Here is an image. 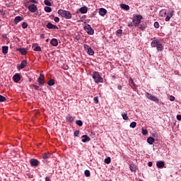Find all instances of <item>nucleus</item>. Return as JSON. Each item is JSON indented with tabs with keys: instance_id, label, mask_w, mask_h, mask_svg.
I'll return each instance as SVG.
<instances>
[{
	"instance_id": "nucleus-59",
	"label": "nucleus",
	"mask_w": 181,
	"mask_h": 181,
	"mask_svg": "<svg viewBox=\"0 0 181 181\" xmlns=\"http://www.w3.org/2000/svg\"><path fill=\"white\" fill-rule=\"evenodd\" d=\"M65 70H67V69H69V66H65Z\"/></svg>"
},
{
	"instance_id": "nucleus-26",
	"label": "nucleus",
	"mask_w": 181,
	"mask_h": 181,
	"mask_svg": "<svg viewBox=\"0 0 181 181\" xmlns=\"http://www.w3.org/2000/svg\"><path fill=\"white\" fill-rule=\"evenodd\" d=\"M139 29H141V30H144L146 28V23H140L139 24Z\"/></svg>"
},
{
	"instance_id": "nucleus-8",
	"label": "nucleus",
	"mask_w": 181,
	"mask_h": 181,
	"mask_svg": "<svg viewBox=\"0 0 181 181\" xmlns=\"http://www.w3.org/2000/svg\"><path fill=\"white\" fill-rule=\"evenodd\" d=\"M30 165L37 167L38 165H40V161L37 160L36 158H32L30 160Z\"/></svg>"
},
{
	"instance_id": "nucleus-43",
	"label": "nucleus",
	"mask_w": 181,
	"mask_h": 181,
	"mask_svg": "<svg viewBox=\"0 0 181 181\" xmlns=\"http://www.w3.org/2000/svg\"><path fill=\"white\" fill-rule=\"evenodd\" d=\"M135 127H136V122H133L130 124V127L131 128H135Z\"/></svg>"
},
{
	"instance_id": "nucleus-33",
	"label": "nucleus",
	"mask_w": 181,
	"mask_h": 181,
	"mask_svg": "<svg viewBox=\"0 0 181 181\" xmlns=\"http://www.w3.org/2000/svg\"><path fill=\"white\" fill-rule=\"evenodd\" d=\"M104 162L107 165H110V163H111V158L110 157H107V158L105 159Z\"/></svg>"
},
{
	"instance_id": "nucleus-12",
	"label": "nucleus",
	"mask_w": 181,
	"mask_h": 181,
	"mask_svg": "<svg viewBox=\"0 0 181 181\" xmlns=\"http://www.w3.org/2000/svg\"><path fill=\"white\" fill-rule=\"evenodd\" d=\"M46 28H47V29H59V27H57V25H53L52 23H48L46 25Z\"/></svg>"
},
{
	"instance_id": "nucleus-32",
	"label": "nucleus",
	"mask_w": 181,
	"mask_h": 181,
	"mask_svg": "<svg viewBox=\"0 0 181 181\" xmlns=\"http://www.w3.org/2000/svg\"><path fill=\"white\" fill-rule=\"evenodd\" d=\"M122 117L123 119H124V121H128V119H129V118L128 117V114L127 113H122Z\"/></svg>"
},
{
	"instance_id": "nucleus-45",
	"label": "nucleus",
	"mask_w": 181,
	"mask_h": 181,
	"mask_svg": "<svg viewBox=\"0 0 181 181\" xmlns=\"http://www.w3.org/2000/svg\"><path fill=\"white\" fill-rule=\"evenodd\" d=\"M80 134V132L78 130H76L74 132V136H78Z\"/></svg>"
},
{
	"instance_id": "nucleus-57",
	"label": "nucleus",
	"mask_w": 181,
	"mask_h": 181,
	"mask_svg": "<svg viewBox=\"0 0 181 181\" xmlns=\"http://www.w3.org/2000/svg\"><path fill=\"white\" fill-rule=\"evenodd\" d=\"M117 88H118V90H122V86L119 85V86H117Z\"/></svg>"
},
{
	"instance_id": "nucleus-2",
	"label": "nucleus",
	"mask_w": 181,
	"mask_h": 181,
	"mask_svg": "<svg viewBox=\"0 0 181 181\" xmlns=\"http://www.w3.org/2000/svg\"><path fill=\"white\" fill-rule=\"evenodd\" d=\"M92 77L95 81V83H104V79L103 78V77H101V76L100 75V73L97 72V71H94L93 73Z\"/></svg>"
},
{
	"instance_id": "nucleus-30",
	"label": "nucleus",
	"mask_w": 181,
	"mask_h": 181,
	"mask_svg": "<svg viewBox=\"0 0 181 181\" xmlns=\"http://www.w3.org/2000/svg\"><path fill=\"white\" fill-rule=\"evenodd\" d=\"M157 51L158 52H162V50H163V45H162V44H158L157 46Z\"/></svg>"
},
{
	"instance_id": "nucleus-54",
	"label": "nucleus",
	"mask_w": 181,
	"mask_h": 181,
	"mask_svg": "<svg viewBox=\"0 0 181 181\" xmlns=\"http://www.w3.org/2000/svg\"><path fill=\"white\" fill-rule=\"evenodd\" d=\"M30 2H33V4H37V1L35 0H30Z\"/></svg>"
},
{
	"instance_id": "nucleus-11",
	"label": "nucleus",
	"mask_w": 181,
	"mask_h": 181,
	"mask_svg": "<svg viewBox=\"0 0 181 181\" xmlns=\"http://www.w3.org/2000/svg\"><path fill=\"white\" fill-rule=\"evenodd\" d=\"M13 80L14 83H19V81H21V75H19V74H16L13 76Z\"/></svg>"
},
{
	"instance_id": "nucleus-34",
	"label": "nucleus",
	"mask_w": 181,
	"mask_h": 181,
	"mask_svg": "<svg viewBox=\"0 0 181 181\" xmlns=\"http://www.w3.org/2000/svg\"><path fill=\"white\" fill-rule=\"evenodd\" d=\"M44 4L45 5H47V6H52V2L49 0H45Z\"/></svg>"
},
{
	"instance_id": "nucleus-20",
	"label": "nucleus",
	"mask_w": 181,
	"mask_h": 181,
	"mask_svg": "<svg viewBox=\"0 0 181 181\" xmlns=\"http://www.w3.org/2000/svg\"><path fill=\"white\" fill-rule=\"evenodd\" d=\"M156 166L158 169H162L165 166V163L163 161H158L156 163Z\"/></svg>"
},
{
	"instance_id": "nucleus-29",
	"label": "nucleus",
	"mask_w": 181,
	"mask_h": 181,
	"mask_svg": "<svg viewBox=\"0 0 181 181\" xmlns=\"http://www.w3.org/2000/svg\"><path fill=\"white\" fill-rule=\"evenodd\" d=\"M129 169L132 172H136V170L138 168H136V165H135V164H132L129 167Z\"/></svg>"
},
{
	"instance_id": "nucleus-60",
	"label": "nucleus",
	"mask_w": 181,
	"mask_h": 181,
	"mask_svg": "<svg viewBox=\"0 0 181 181\" xmlns=\"http://www.w3.org/2000/svg\"><path fill=\"white\" fill-rule=\"evenodd\" d=\"M46 42H49V39H47V40H46Z\"/></svg>"
},
{
	"instance_id": "nucleus-19",
	"label": "nucleus",
	"mask_w": 181,
	"mask_h": 181,
	"mask_svg": "<svg viewBox=\"0 0 181 181\" xmlns=\"http://www.w3.org/2000/svg\"><path fill=\"white\" fill-rule=\"evenodd\" d=\"M50 45H51L52 46H54V47L57 46V45H59V42L57 41V39H56V38H52V39L51 40V41H50Z\"/></svg>"
},
{
	"instance_id": "nucleus-40",
	"label": "nucleus",
	"mask_w": 181,
	"mask_h": 181,
	"mask_svg": "<svg viewBox=\"0 0 181 181\" xmlns=\"http://www.w3.org/2000/svg\"><path fill=\"white\" fill-rule=\"evenodd\" d=\"M22 28H23V29H26V28H28V23L23 22L22 23Z\"/></svg>"
},
{
	"instance_id": "nucleus-55",
	"label": "nucleus",
	"mask_w": 181,
	"mask_h": 181,
	"mask_svg": "<svg viewBox=\"0 0 181 181\" xmlns=\"http://www.w3.org/2000/svg\"><path fill=\"white\" fill-rule=\"evenodd\" d=\"M40 37L41 39H45V34H41V35H40Z\"/></svg>"
},
{
	"instance_id": "nucleus-50",
	"label": "nucleus",
	"mask_w": 181,
	"mask_h": 181,
	"mask_svg": "<svg viewBox=\"0 0 181 181\" xmlns=\"http://www.w3.org/2000/svg\"><path fill=\"white\" fill-rule=\"evenodd\" d=\"M75 39L76 40H81V36L80 35H76Z\"/></svg>"
},
{
	"instance_id": "nucleus-14",
	"label": "nucleus",
	"mask_w": 181,
	"mask_h": 181,
	"mask_svg": "<svg viewBox=\"0 0 181 181\" xmlns=\"http://www.w3.org/2000/svg\"><path fill=\"white\" fill-rule=\"evenodd\" d=\"M173 13H175V11L172 10L170 13L165 17V22H169V21H170V18L173 16Z\"/></svg>"
},
{
	"instance_id": "nucleus-25",
	"label": "nucleus",
	"mask_w": 181,
	"mask_h": 181,
	"mask_svg": "<svg viewBox=\"0 0 181 181\" xmlns=\"http://www.w3.org/2000/svg\"><path fill=\"white\" fill-rule=\"evenodd\" d=\"M151 47H156L159 45V41L158 40H154L151 42Z\"/></svg>"
},
{
	"instance_id": "nucleus-35",
	"label": "nucleus",
	"mask_w": 181,
	"mask_h": 181,
	"mask_svg": "<svg viewBox=\"0 0 181 181\" xmlns=\"http://www.w3.org/2000/svg\"><path fill=\"white\" fill-rule=\"evenodd\" d=\"M48 86H54V79H50L47 82Z\"/></svg>"
},
{
	"instance_id": "nucleus-23",
	"label": "nucleus",
	"mask_w": 181,
	"mask_h": 181,
	"mask_svg": "<svg viewBox=\"0 0 181 181\" xmlns=\"http://www.w3.org/2000/svg\"><path fill=\"white\" fill-rule=\"evenodd\" d=\"M129 84H132V86H131V87H132V88H133V90H135V88H136V85H135V83H134V80L132 79V78H129Z\"/></svg>"
},
{
	"instance_id": "nucleus-1",
	"label": "nucleus",
	"mask_w": 181,
	"mask_h": 181,
	"mask_svg": "<svg viewBox=\"0 0 181 181\" xmlns=\"http://www.w3.org/2000/svg\"><path fill=\"white\" fill-rule=\"evenodd\" d=\"M58 14L61 15L62 17L64 18L65 19H71L72 18L71 13H70L69 11L59 9L58 11Z\"/></svg>"
},
{
	"instance_id": "nucleus-4",
	"label": "nucleus",
	"mask_w": 181,
	"mask_h": 181,
	"mask_svg": "<svg viewBox=\"0 0 181 181\" xmlns=\"http://www.w3.org/2000/svg\"><path fill=\"white\" fill-rule=\"evenodd\" d=\"M142 16L137 15L133 18V22L134 23V25L138 26L141 23V21H142Z\"/></svg>"
},
{
	"instance_id": "nucleus-18",
	"label": "nucleus",
	"mask_w": 181,
	"mask_h": 181,
	"mask_svg": "<svg viewBox=\"0 0 181 181\" xmlns=\"http://www.w3.org/2000/svg\"><path fill=\"white\" fill-rule=\"evenodd\" d=\"M23 21V18L18 16L14 18V23L15 25H18V23H19V22Z\"/></svg>"
},
{
	"instance_id": "nucleus-22",
	"label": "nucleus",
	"mask_w": 181,
	"mask_h": 181,
	"mask_svg": "<svg viewBox=\"0 0 181 181\" xmlns=\"http://www.w3.org/2000/svg\"><path fill=\"white\" fill-rule=\"evenodd\" d=\"M99 14L100 15V16H105V15L107 14V10L105 8H100L99 10Z\"/></svg>"
},
{
	"instance_id": "nucleus-39",
	"label": "nucleus",
	"mask_w": 181,
	"mask_h": 181,
	"mask_svg": "<svg viewBox=\"0 0 181 181\" xmlns=\"http://www.w3.org/2000/svg\"><path fill=\"white\" fill-rule=\"evenodd\" d=\"M90 175L91 174L90 173V170H85V176H86V177H90Z\"/></svg>"
},
{
	"instance_id": "nucleus-24",
	"label": "nucleus",
	"mask_w": 181,
	"mask_h": 181,
	"mask_svg": "<svg viewBox=\"0 0 181 181\" xmlns=\"http://www.w3.org/2000/svg\"><path fill=\"white\" fill-rule=\"evenodd\" d=\"M120 8L124 11H129V6L124 4H120Z\"/></svg>"
},
{
	"instance_id": "nucleus-9",
	"label": "nucleus",
	"mask_w": 181,
	"mask_h": 181,
	"mask_svg": "<svg viewBox=\"0 0 181 181\" xmlns=\"http://www.w3.org/2000/svg\"><path fill=\"white\" fill-rule=\"evenodd\" d=\"M28 11L31 12V13H35L36 11H37V6L35 4H31L28 6Z\"/></svg>"
},
{
	"instance_id": "nucleus-28",
	"label": "nucleus",
	"mask_w": 181,
	"mask_h": 181,
	"mask_svg": "<svg viewBox=\"0 0 181 181\" xmlns=\"http://www.w3.org/2000/svg\"><path fill=\"white\" fill-rule=\"evenodd\" d=\"M8 46H3L1 48L3 54H6L8 53Z\"/></svg>"
},
{
	"instance_id": "nucleus-15",
	"label": "nucleus",
	"mask_w": 181,
	"mask_h": 181,
	"mask_svg": "<svg viewBox=\"0 0 181 181\" xmlns=\"http://www.w3.org/2000/svg\"><path fill=\"white\" fill-rule=\"evenodd\" d=\"M81 139H82V142H90V141H91V139H90V137L87 135H83L81 136Z\"/></svg>"
},
{
	"instance_id": "nucleus-46",
	"label": "nucleus",
	"mask_w": 181,
	"mask_h": 181,
	"mask_svg": "<svg viewBox=\"0 0 181 181\" xmlns=\"http://www.w3.org/2000/svg\"><path fill=\"white\" fill-rule=\"evenodd\" d=\"M32 86H33V88L36 90V91H39V86H37V85L33 84Z\"/></svg>"
},
{
	"instance_id": "nucleus-51",
	"label": "nucleus",
	"mask_w": 181,
	"mask_h": 181,
	"mask_svg": "<svg viewBox=\"0 0 181 181\" xmlns=\"http://www.w3.org/2000/svg\"><path fill=\"white\" fill-rule=\"evenodd\" d=\"M177 119L178 121H181V115H177Z\"/></svg>"
},
{
	"instance_id": "nucleus-10",
	"label": "nucleus",
	"mask_w": 181,
	"mask_h": 181,
	"mask_svg": "<svg viewBox=\"0 0 181 181\" xmlns=\"http://www.w3.org/2000/svg\"><path fill=\"white\" fill-rule=\"evenodd\" d=\"M51 156H52V154H50V153H45L44 154H42L43 162H47V160Z\"/></svg>"
},
{
	"instance_id": "nucleus-6",
	"label": "nucleus",
	"mask_w": 181,
	"mask_h": 181,
	"mask_svg": "<svg viewBox=\"0 0 181 181\" xmlns=\"http://www.w3.org/2000/svg\"><path fill=\"white\" fill-rule=\"evenodd\" d=\"M146 97L151 100V101H154L155 103H159V99L156 98L155 95H152V94L149 93H146Z\"/></svg>"
},
{
	"instance_id": "nucleus-31",
	"label": "nucleus",
	"mask_w": 181,
	"mask_h": 181,
	"mask_svg": "<svg viewBox=\"0 0 181 181\" xmlns=\"http://www.w3.org/2000/svg\"><path fill=\"white\" fill-rule=\"evenodd\" d=\"M66 119L69 122H73V121H74V119H76V117L68 116V117H66Z\"/></svg>"
},
{
	"instance_id": "nucleus-58",
	"label": "nucleus",
	"mask_w": 181,
	"mask_h": 181,
	"mask_svg": "<svg viewBox=\"0 0 181 181\" xmlns=\"http://www.w3.org/2000/svg\"><path fill=\"white\" fill-rule=\"evenodd\" d=\"M148 165L149 168H151V167H152L153 163L150 161V162H148Z\"/></svg>"
},
{
	"instance_id": "nucleus-44",
	"label": "nucleus",
	"mask_w": 181,
	"mask_h": 181,
	"mask_svg": "<svg viewBox=\"0 0 181 181\" xmlns=\"http://www.w3.org/2000/svg\"><path fill=\"white\" fill-rule=\"evenodd\" d=\"M154 28H156V29H158V28H159V23L158 21H156L154 23Z\"/></svg>"
},
{
	"instance_id": "nucleus-38",
	"label": "nucleus",
	"mask_w": 181,
	"mask_h": 181,
	"mask_svg": "<svg viewBox=\"0 0 181 181\" xmlns=\"http://www.w3.org/2000/svg\"><path fill=\"white\" fill-rule=\"evenodd\" d=\"M44 9H45V12H48V13L52 12V8L51 7L45 6Z\"/></svg>"
},
{
	"instance_id": "nucleus-41",
	"label": "nucleus",
	"mask_w": 181,
	"mask_h": 181,
	"mask_svg": "<svg viewBox=\"0 0 181 181\" xmlns=\"http://www.w3.org/2000/svg\"><path fill=\"white\" fill-rule=\"evenodd\" d=\"M121 35H122V30L119 29L117 31V36H121Z\"/></svg>"
},
{
	"instance_id": "nucleus-5",
	"label": "nucleus",
	"mask_w": 181,
	"mask_h": 181,
	"mask_svg": "<svg viewBox=\"0 0 181 181\" xmlns=\"http://www.w3.org/2000/svg\"><path fill=\"white\" fill-rule=\"evenodd\" d=\"M37 81L40 87H42V86H45V75H43L42 74H40Z\"/></svg>"
},
{
	"instance_id": "nucleus-42",
	"label": "nucleus",
	"mask_w": 181,
	"mask_h": 181,
	"mask_svg": "<svg viewBox=\"0 0 181 181\" xmlns=\"http://www.w3.org/2000/svg\"><path fill=\"white\" fill-rule=\"evenodd\" d=\"M160 13L161 14L162 16H163V15L164 16H166V10H161L160 11Z\"/></svg>"
},
{
	"instance_id": "nucleus-16",
	"label": "nucleus",
	"mask_w": 181,
	"mask_h": 181,
	"mask_svg": "<svg viewBox=\"0 0 181 181\" xmlns=\"http://www.w3.org/2000/svg\"><path fill=\"white\" fill-rule=\"evenodd\" d=\"M17 50L19 52V53H21V54H23V56H25L28 52L26 48H18Z\"/></svg>"
},
{
	"instance_id": "nucleus-3",
	"label": "nucleus",
	"mask_w": 181,
	"mask_h": 181,
	"mask_svg": "<svg viewBox=\"0 0 181 181\" xmlns=\"http://www.w3.org/2000/svg\"><path fill=\"white\" fill-rule=\"evenodd\" d=\"M84 30H86V33H88V35H94V29H93L91 28V25H90L89 24H86L84 27H83Z\"/></svg>"
},
{
	"instance_id": "nucleus-27",
	"label": "nucleus",
	"mask_w": 181,
	"mask_h": 181,
	"mask_svg": "<svg viewBox=\"0 0 181 181\" xmlns=\"http://www.w3.org/2000/svg\"><path fill=\"white\" fill-rule=\"evenodd\" d=\"M147 142L149 145H153V142H155V139L153 137H148L147 139Z\"/></svg>"
},
{
	"instance_id": "nucleus-21",
	"label": "nucleus",
	"mask_w": 181,
	"mask_h": 181,
	"mask_svg": "<svg viewBox=\"0 0 181 181\" xmlns=\"http://www.w3.org/2000/svg\"><path fill=\"white\" fill-rule=\"evenodd\" d=\"M88 11V8H87V6H83L81 8H79V12H81V13H87Z\"/></svg>"
},
{
	"instance_id": "nucleus-7",
	"label": "nucleus",
	"mask_w": 181,
	"mask_h": 181,
	"mask_svg": "<svg viewBox=\"0 0 181 181\" xmlns=\"http://www.w3.org/2000/svg\"><path fill=\"white\" fill-rule=\"evenodd\" d=\"M83 47L86 50H87L88 54L89 56H94V50L90 47L88 45H84Z\"/></svg>"
},
{
	"instance_id": "nucleus-49",
	"label": "nucleus",
	"mask_w": 181,
	"mask_h": 181,
	"mask_svg": "<svg viewBox=\"0 0 181 181\" xmlns=\"http://www.w3.org/2000/svg\"><path fill=\"white\" fill-rule=\"evenodd\" d=\"M93 101L95 104H98V97H95Z\"/></svg>"
},
{
	"instance_id": "nucleus-47",
	"label": "nucleus",
	"mask_w": 181,
	"mask_h": 181,
	"mask_svg": "<svg viewBox=\"0 0 181 181\" xmlns=\"http://www.w3.org/2000/svg\"><path fill=\"white\" fill-rule=\"evenodd\" d=\"M142 134L143 135H148V130L146 129H142Z\"/></svg>"
},
{
	"instance_id": "nucleus-56",
	"label": "nucleus",
	"mask_w": 181,
	"mask_h": 181,
	"mask_svg": "<svg viewBox=\"0 0 181 181\" xmlns=\"http://www.w3.org/2000/svg\"><path fill=\"white\" fill-rule=\"evenodd\" d=\"M45 181H50V177H49V176L46 177Z\"/></svg>"
},
{
	"instance_id": "nucleus-13",
	"label": "nucleus",
	"mask_w": 181,
	"mask_h": 181,
	"mask_svg": "<svg viewBox=\"0 0 181 181\" xmlns=\"http://www.w3.org/2000/svg\"><path fill=\"white\" fill-rule=\"evenodd\" d=\"M33 49L35 52H42V47L37 44H33Z\"/></svg>"
},
{
	"instance_id": "nucleus-17",
	"label": "nucleus",
	"mask_w": 181,
	"mask_h": 181,
	"mask_svg": "<svg viewBox=\"0 0 181 181\" xmlns=\"http://www.w3.org/2000/svg\"><path fill=\"white\" fill-rule=\"evenodd\" d=\"M26 66H28V62L26 60H23L20 66H18V69H25V67H26Z\"/></svg>"
},
{
	"instance_id": "nucleus-52",
	"label": "nucleus",
	"mask_w": 181,
	"mask_h": 181,
	"mask_svg": "<svg viewBox=\"0 0 181 181\" xmlns=\"http://www.w3.org/2000/svg\"><path fill=\"white\" fill-rule=\"evenodd\" d=\"M170 101H175V96H170Z\"/></svg>"
},
{
	"instance_id": "nucleus-61",
	"label": "nucleus",
	"mask_w": 181,
	"mask_h": 181,
	"mask_svg": "<svg viewBox=\"0 0 181 181\" xmlns=\"http://www.w3.org/2000/svg\"><path fill=\"white\" fill-rule=\"evenodd\" d=\"M25 6H28V5H26V4H25Z\"/></svg>"
},
{
	"instance_id": "nucleus-53",
	"label": "nucleus",
	"mask_w": 181,
	"mask_h": 181,
	"mask_svg": "<svg viewBox=\"0 0 181 181\" xmlns=\"http://www.w3.org/2000/svg\"><path fill=\"white\" fill-rule=\"evenodd\" d=\"M129 28H132V26H134V23L131 22L129 25H128Z\"/></svg>"
},
{
	"instance_id": "nucleus-37",
	"label": "nucleus",
	"mask_w": 181,
	"mask_h": 181,
	"mask_svg": "<svg viewBox=\"0 0 181 181\" xmlns=\"http://www.w3.org/2000/svg\"><path fill=\"white\" fill-rule=\"evenodd\" d=\"M76 125H78V127H83V121L81 120H76Z\"/></svg>"
},
{
	"instance_id": "nucleus-36",
	"label": "nucleus",
	"mask_w": 181,
	"mask_h": 181,
	"mask_svg": "<svg viewBox=\"0 0 181 181\" xmlns=\"http://www.w3.org/2000/svg\"><path fill=\"white\" fill-rule=\"evenodd\" d=\"M5 101H6V98L2 95H0V103H4Z\"/></svg>"
},
{
	"instance_id": "nucleus-48",
	"label": "nucleus",
	"mask_w": 181,
	"mask_h": 181,
	"mask_svg": "<svg viewBox=\"0 0 181 181\" xmlns=\"http://www.w3.org/2000/svg\"><path fill=\"white\" fill-rule=\"evenodd\" d=\"M54 21L56 22V23H58V22H60V18H59V17H55Z\"/></svg>"
}]
</instances>
